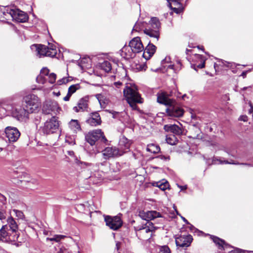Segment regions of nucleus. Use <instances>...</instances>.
Returning <instances> with one entry per match:
<instances>
[{
    "instance_id": "43",
    "label": "nucleus",
    "mask_w": 253,
    "mask_h": 253,
    "mask_svg": "<svg viewBox=\"0 0 253 253\" xmlns=\"http://www.w3.org/2000/svg\"><path fill=\"white\" fill-rule=\"evenodd\" d=\"M222 63L223 66L228 68H233L234 67H235V64L234 63L228 62L227 61H222Z\"/></svg>"
},
{
    "instance_id": "22",
    "label": "nucleus",
    "mask_w": 253,
    "mask_h": 253,
    "mask_svg": "<svg viewBox=\"0 0 253 253\" xmlns=\"http://www.w3.org/2000/svg\"><path fill=\"white\" fill-rule=\"evenodd\" d=\"M169 7L176 13H179L181 10V1L182 0H167Z\"/></svg>"
},
{
    "instance_id": "50",
    "label": "nucleus",
    "mask_w": 253,
    "mask_h": 253,
    "mask_svg": "<svg viewBox=\"0 0 253 253\" xmlns=\"http://www.w3.org/2000/svg\"><path fill=\"white\" fill-rule=\"evenodd\" d=\"M220 163L221 164L225 163V164H234V165H237V164H238V163H234L232 160H231V161H224V163L222 162L221 161H220Z\"/></svg>"
},
{
    "instance_id": "2",
    "label": "nucleus",
    "mask_w": 253,
    "mask_h": 253,
    "mask_svg": "<svg viewBox=\"0 0 253 253\" xmlns=\"http://www.w3.org/2000/svg\"><path fill=\"white\" fill-rule=\"evenodd\" d=\"M124 94L127 103L133 110L137 109V103L143 102L142 98L140 97L137 91V88L135 85L126 86L124 89Z\"/></svg>"
},
{
    "instance_id": "28",
    "label": "nucleus",
    "mask_w": 253,
    "mask_h": 253,
    "mask_svg": "<svg viewBox=\"0 0 253 253\" xmlns=\"http://www.w3.org/2000/svg\"><path fill=\"white\" fill-rule=\"evenodd\" d=\"M69 126L74 131L81 130L80 125L77 120H72L69 123Z\"/></svg>"
},
{
    "instance_id": "14",
    "label": "nucleus",
    "mask_w": 253,
    "mask_h": 253,
    "mask_svg": "<svg viewBox=\"0 0 253 253\" xmlns=\"http://www.w3.org/2000/svg\"><path fill=\"white\" fill-rule=\"evenodd\" d=\"M122 150L116 147H107L102 151V155L106 160L122 155Z\"/></svg>"
},
{
    "instance_id": "38",
    "label": "nucleus",
    "mask_w": 253,
    "mask_h": 253,
    "mask_svg": "<svg viewBox=\"0 0 253 253\" xmlns=\"http://www.w3.org/2000/svg\"><path fill=\"white\" fill-rule=\"evenodd\" d=\"M36 81L39 84H44L47 82V77L43 76L42 74H40L37 76Z\"/></svg>"
},
{
    "instance_id": "37",
    "label": "nucleus",
    "mask_w": 253,
    "mask_h": 253,
    "mask_svg": "<svg viewBox=\"0 0 253 253\" xmlns=\"http://www.w3.org/2000/svg\"><path fill=\"white\" fill-rule=\"evenodd\" d=\"M66 236L62 235H55L52 238H47V240H49L51 241H55L56 242H58L61 240L64 239Z\"/></svg>"
},
{
    "instance_id": "16",
    "label": "nucleus",
    "mask_w": 253,
    "mask_h": 253,
    "mask_svg": "<svg viewBox=\"0 0 253 253\" xmlns=\"http://www.w3.org/2000/svg\"><path fill=\"white\" fill-rule=\"evenodd\" d=\"M175 239L176 246L182 248L189 247L193 241L192 236L189 234L180 235Z\"/></svg>"
},
{
    "instance_id": "41",
    "label": "nucleus",
    "mask_w": 253,
    "mask_h": 253,
    "mask_svg": "<svg viewBox=\"0 0 253 253\" xmlns=\"http://www.w3.org/2000/svg\"><path fill=\"white\" fill-rule=\"evenodd\" d=\"M170 250L167 246H164L160 247L158 253H170Z\"/></svg>"
},
{
    "instance_id": "52",
    "label": "nucleus",
    "mask_w": 253,
    "mask_h": 253,
    "mask_svg": "<svg viewBox=\"0 0 253 253\" xmlns=\"http://www.w3.org/2000/svg\"><path fill=\"white\" fill-rule=\"evenodd\" d=\"M5 218V216L4 215V213L3 212L0 211V219L2 220Z\"/></svg>"
},
{
    "instance_id": "9",
    "label": "nucleus",
    "mask_w": 253,
    "mask_h": 253,
    "mask_svg": "<svg viewBox=\"0 0 253 253\" xmlns=\"http://www.w3.org/2000/svg\"><path fill=\"white\" fill-rule=\"evenodd\" d=\"M79 164L82 168H88L89 170L92 169L94 170L90 176V179L93 181L92 182L94 184H98L100 182L99 180H101L103 177V173L102 171L96 170L98 165H93L91 163L83 162H80Z\"/></svg>"
},
{
    "instance_id": "55",
    "label": "nucleus",
    "mask_w": 253,
    "mask_h": 253,
    "mask_svg": "<svg viewBox=\"0 0 253 253\" xmlns=\"http://www.w3.org/2000/svg\"><path fill=\"white\" fill-rule=\"evenodd\" d=\"M178 187L181 189V190H185L187 189L186 186H180L178 185Z\"/></svg>"
},
{
    "instance_id": "45",
    "label": "nucleus",
    "mask_w": 253,
    "mask_h": 253,
    "mask_svg": "<svg viewBox=\"0 0 253 253\" xmlns=\"http://www.w3.org/2000/svg\"><path fill=\"white\" fill-rule=\"evenodd\" d=\"M194 130H195V131L197 133V134L196 135V136H193L194 138H200V130L199 129V128L196 127V126H194Z\"/></svg>"
},
{
    "instance_id": "42",
    "label": "nucleus",
    "mask_w": 253,
    "mask_h": 253,
    "mask_svg": "<svg viewBox=\"0 0 253 253\" xmlns=\"http://www.w3.org/2000/svg\"><path fill=\"white\" fill-rule=\"evenodd\" d=\"M13 212L19 218L22 219L24 217V214L21 211L14 209L13 210Z\"/></svg>"
},
{
    "instance_id": "10",
    "label": "nucleus",
    "mask_w": 253,
    "mask_h": 253,
    "mask_svg": "<svg viewBox=\"0 0 253 253\" xmlns=\"http://www.w3.org/2000/svg\"><path fill=\"white\" fill-rule=\"evenodd\" d=\"M3 13L6 17L9 16L12 18L13 20L18 22H25L28 19L27 14L18 9H7Z\"/></svg>"
},
{
    "instance_id": "57",
    "label": "nucleus",
    "mask_w": 253,
    "mask_h": 253,
    "mask_svg": "<svg viewBox=\"0 0 253 253\" xmlns=\"http://www.w3.org/2000/svg\"><path fill=\"white\" fill-rule=\"evenodd\" d=\"M243 77V78H245L246 76V72H243L242 73V75H241Z\"/></svg>"
},
{
    "instance_id": "8",
    "label": "nucleus",
    "mask_w": 253,
    "mask_h": 253,
    "mask_svg": "<svg viewBox=\"0 0 253 253\" xmlns=\"http://www.w3.org/2000/svg\"><path fill=\"white\" fill-rule=\"evenodd\" d=\"M59 122L58 118L53 116L46 120L41 128L42 131L45 134H50L56 132L59 130Z\"/></svg>"
},
{
    "instance_id": "64",
    "label": "nucleus",
    "mask_w": 253,
    "mask_h": 253,
    "mask_svg": "<svg viewBox=\"0 0 253 253\" xmlns=\"http://www.w3.org/2000/svg\"><path fill=\"white\" fill-rule=\"evenodd\" d=\"M175 211H176L177 214H179L177 210H175Z\"/></svg>"
},
{
    "instance_id": "19",
    "label": "nucleus",
    "mask_w": 253,
    "mask_h": 253,
    "mask_svg": "<svg viewBox=\"0 0 253 253\" xmlns=\"http://www.w3.org/2000/svg\"><path fill=\"white\" fill-rule=\"evenodd\" d=\"M88 97L85 96L80 99L77 103V106L73 107L74 112H82L87 111L88 106Z\"/></svg>"
},
{
    "instance_id": "26",
    "label": "nucleus",
    "mask_w": 253,
    "mask_h": 253,
    "mask_svg": "<svg viewBox=\"0 0 253 253\" xmlns=\"http://www.w3.org/2000/svg\"><path fill=\"white\" fill-rule=\"evenodd\" d=\"M195 58L199 60L200 62V63L199 64H192L191 67L193 68L195 70H196V66L199 69H202L205 67V59L204 57L200 54H196Z\"/></svg>"
},
{
    "instance_id": "58",
    "label": "nucleus",
    "mask_w": 253,
    "mask_h": 253,
    "mask_svg": "<svg viewBox=\"0 0 253 253\" xmlns=\"http://www.w3.org/2000/svg\"><path fill=\"white\" fill-rule=\"evenodd\" d=\"M181 218L182 219H183V220L186 223H188V221L183 217L181 216Z\"/></svg>"
},
{
    "instance_id": "6",
    "label": "nucleus",
    "mask_w": 253,
    "mask_h": 253,
    "mask_svg": "<svg viewBox=\"0 0 253 253\" xmlns=\"http://www.w3.org/2000/svg\"><path fill=\"white\" fill-rule=\"evenodd\" d=\"M85 140L91 146L97 145V142L100 141L105 143L107 140L100 129L90 131L85 135Z\"/></svg>"
},
{
    "instance_id": "61",
    "label": "nucleus",
    "mask_w": 253,
    "mask_h": 253,
    "mask_svg": "<svg viewBox=\"0 0 253 253\" xmlns=\"http://www.w3.org/2000/svg\"><path fill=\"white\" fill-rule=\"evenodd\" d=\"M193 229H195L194 227L193 226H192V225H191V226H190V230H192Z\"/></svg>"
},
{
    "instance_id": "20",
    "label": "nucleus",
    "mask_w": 253,
    "mask_h": 253,
    "mask_svg": "<svg viewBox=\"0 0 253 253\" xmlns=\"http://www.w3.org/2000/svg\"><path fill=\"white\" fill-rule=\"evenodd\" d=\"M131 144V142L130 140H128L125 136H122L119 141V148H118L120 150H122V155L129 151L130 146Z\"/></svg>"
},
{
    "instance_id": "7",
    "label": "nucleus",
    "mask_w": 253,
    "mask_h": 253,
    "mask_svg": "<svg viewBox=\"0 0 253 253\" xmlns=\"http://www.w3.org/2000/svg\"><path fill=\"white\" fill-rule=\"evenodd\" d=\"M32 48H35L37 51V55L41 58L42 56H49L53 57L57 54V49L55 46L51 44L47 47L44 45L34 44L31 46Z\"/></svg>"
},
{
    "instance_id": "24",
    "label": "nucleus",
    "mask_w": 253,
    "mask_h": 253,
    "mask_svg": "<svg viewBox=\"0 0 253 253\" xmlns=\"http://www.w3.org/2000/svg\"><path fill=\"white\" fill-rule=\"evenodd\" d=\"M165 131L170 132L174 134L179 135L181 133V128L176 125H166L164 126Z\"/></svg>"
},
{
    "instance_id": "51",
    "label": "nucleus",
    "mask_w": 253,
    "mask_h": 253,
    "mask_svg": "<svg viewBox=\"0 0 253 253\" xmlns=\"http://www.w3.org/2000/svg\"><path fill=\"white\" fill-rule=\"evenodd\" d=\"M71 96V95L68 92L67 95L64 97L63 100L65 101H67L69 100Z\"/></svg>"
},
{
    "instance_id": "18",
    "label": "nucleus",
    "mask_w": 253,
    "mask_h": 253,
    "mask_svg": "<svg viewBox=\"0 0 253 253\" xmlns=\"http://www.w3.org/2000/svg\"><path fill=\"white\" fill-rule=\"evenodd\" d=\"M139 216L141 218L147 221L162 217L161 213L155 211H140L139 212Z\"/></svg>"
},
{
    "instance_id": "40",
    "label": "nucleus",
    "mask_w": 253,
    "mask_h": 253,
    "mask_svg": "<svg viewBox=\"0 0 253 253\" xmlns=\"http://www.w3.org/2000/svg\"><path fill=\"white\" fill-rule=\"evenodd\" d=\"M142 25V23L140 22H137L133 28L132 32H139L141 30Z\"/></svg>"
},
{
    "instance_id": "25",
    "label": "nucleus",
    "mask_w": 253,
    "mask_h": 253,
    "mask_svg": "<svg viewBox=\"0 0 253 253\" xmlns=\"http://www.w3.org/2000/svg\"><path fill=\"white\" fill-rule=\"evenodd\" d=\"M129 46H124L121 49V56L126 59H129L132 58L134 56V53L130 50Z\"/></svg>"
},
{
    "instance_id": "60",
    "label": "nucleus",
    "mask_w": 253,
    "mask_h": 253,
    "mask_svg": "<svg viewBox=\"0 0 253 253\" xmlns=\"http://www.w3.org/2000/svg\"><path fill=\"white\" fill-rule=\"evenodd\" d=\"M191 118L193 119H196V116L193 114H192L191 115Z\"/></svg>"
},
{
    "instance_id": "35",
    "label": "nucleus",
    "mask_w": 253,
    "mask_h": 253,
    "mask_svg": "<svg viewBox=\"0 0 253 253\" xmlns=\"http://www.w3.org/2000/svg\"><path fill=\"white\" fill-rule=\"evenodd\" d=\"M166 141L168 144L173 145L176 144L177 140L174 135H171L169 136H167Z\"/></svg>"
},
{
    "instance_id": "56",
    "label": "nucleus",
    "mask_w": 253,
    "mask_h": 253,
    "mask_svg": "<svg viewBox=\"0 0 253 253\" xmlns=\"http://www.w3.org/2000/svg\"><path fill=\"white\" fill-rule=\"evenodd\" d=\"M157 158L161 159L162 160H166L167 158L165 157L164 156L160 155L157 157Z\"/></svg>"
},
{
    "instance_id": "62",
    "label": "nucleus",
    "mask_w": 253,
    "mask_h": 253,
    "mask_svg": "<svg viewBox=\"0 0 253 253\" xmlns=\"http://www.w3.org/2000/svg\"><path fill=\"white\" fill-rule=\"evenodd\" d=\"M55 157H53V158H52V160L51 161H55Z\"/></svg>"
},
{
    "instance_id": "3",
    "label": "nucleus",
    "mask_w": 253,
    "mask_h": 253,
    "mask_svg": "<svg viewBox=\"0 0 253 253\" xmlns=\"http://www.w3.org/2000/svg\"><path fill=\"white\" fill-rule=\"evenodd\" d=\"M159 228L154 225L151 221H147L145 224L134 227L136 235L139 239L142 240L150 239L153 233Z\"/></svg>"
},
{
    "instance_id": "48",
    "label": "nucleus",
    "mask_w": 253,
    "mask_h": 253,
    "mask_svg": "<svg viewBox=\"0 0 253 253\" xmlns=\"http://www.w3.org/2000/svg\"><path fill=\"white\" fill-rule=\"evenodd\" d=\"M68 82V80L66 78H63L61 80H60L58 81V83L59 84H66Z\"/></svg>"
},
{
    "instance_id": "29",
    "label": "nucleus",
    "mask_w": 253,
    "mask_h": 253,
    "mask_svg": "<svg viewBox=\"0 0 253 253\" xmlns=\"http://www.w3.org/2000/svg\"><path fill=\"white\" fill-rule=\"evenodd\" d=\"M100 67L102 70L106 73L109 72L112 69V65L110 62L108 61H105L101 63Z\"/></svg>"
},
{
    "instance_id": "33",
    "label": "nucleus",
    "mask_w": 253,
    "mask_h": 253,
    "mask_svg": "<svg viewBox=\"0 0 253 253\" xmlns=\"http://www.w3.org/2000/svg\"><path fill=\"white\" fill-rule=\"evenodd\" d=\"M96 99L98 100L100 105L102 108L106 107V101L103 95L101 94H97L95 95Z\"/></svg>"
},
{
    "instance_id": "13",
    "label": "nucleus",
    "mask_w": 253,
    "mask_h": 253,
    "mask_svg": "<svg viewBox=\"0 0 253 253\" xmlns=\"http://www.w3.org/2000/svg\"><path fill=\"white\" fill-rule=\"evenodd\" d=\"M104 220L106 225L113 230H118L123 224L122 220L118 216L112 217L109 215H106L104 216Z\"/></svg>"
},
{
    "instance_id": "59",
    "label": "nucleus",
    "mask_w": 253,
    "mask_h": 253,
    "mask_svg": "<svg viewBox=\"0 0 253 253\" xmlns=\"http://www.w3.org/2000/svg\"><path fill=\"white\" fill-rule=\"evenodd\" d=\"M168 67L170 69H173V65L170 64L168 66Z\"/></svg>"
},
{
    "instance_id": "15",
    "label": "nucleus",
    "mask_w": 253,
    "mask_h": 253,
    "mask_svg": "<svg viewBox=\"0 0 253 253\" xmlns=\"http://www.w3.org/2000/svg\"><path fill=\"white\" fill-rule=\"evenodd\" d=\"M6 136L10 142H15L17 141L20 136L18 129L13 126H7L5 128Z\"/></svg>"
},
{
    "instance_id": "11",
    "label": "nucleus",
    "mask_w": 253,
    "mask_h": 253,
    "mask_svg": "<svg viewBox=\"0 0 253 253\" xmlns=\"http://www.w3.org/2000/svg\"><path fill=\"white\" fill-rule=\"evenodd\" d=\"M61 109L57 102L53 100H46L43 104L42 111L44 114H56Z\"/></svg>"
},
{
    "instance_id": "17",
    "label": "nucleus",
    "mask_w": 253,
    "mask_h": 253,
    "mask_svg": "<svg viewBox=\"0 0 253 253\" xmlns=\"http://www.w3.org/2000/svg\"><path fill=\"white\" fill-rule=\"evenodd\" d=\"M129 46L133 53H139L144 50L143 44L140 38L137 37L132 39L129 43Z\"/></svg>"
},
{
    "instance_id": "63",
    "label": "nucleus",
    "mask_w": 253,
    "mask_h": 253,
    "mask_svg": "<svg viewBox=\"0 0 253 253\" xmlns=\"http://www.w3.org/2000/svg\"><path fill=\"white\" fill-rule=\"evenodd\" d=\"M2 151V148L0 147V153Z\"/></svg>"
},
{
    "instance_id": "1",
    "label": "nucleus",
    "mask_w": 253,
    "mask_h": 253,
    "mask_svg": "<svg viewBox=\"0 0 253 253\" xmlns=\"http://www.w3.org/2000/svg\"><path fill=\"white\" fill-rule=\"evenodd\" d=\"M157 101L159 103L167 106L166 112L169 116L173 117H180L183 116L184 110L179 106L175 105L174 101L170 99L166 92L158 93Z\"/></svg>"
},
{
    "instance_id": "21",
    "label": "nucleus",
    "mask_w": 253,
    "mask_h": 253,
    "mask_svg": "<svg viewBox=\"0 0 253 253\" xmlns=\"http://www.w3.org/2000/svg\"><path fill=\"white\" fill-rule=\"evenodd\" d=\"M86 122L91 126H96L100 125L101 123L100 115L98 113L96 112L91 113L90 117H89Z\"/></svg>"
},
{
    "instance_id": "12",
    "label": "nucleus",
    "mask_w": 253,
    "mask_h": 253,
    "mask_svg": "<svg viewBox=\"0 0 253 253\" xmlns=\"http://www.w3.org/2000/svg\"><path fill=\"white\" fill-rule=\"evenodd\" d=\"M31 113L24 107L16 106L13 109L12 116L18 121H26L29 119V114Z\"/></svg>"
},
{
    "instance_id": "32",
    "label": "nucleus",
    "mask_w": 253,
    "mask_h": 253,
    "mask_svg": "<svg viewBox=\"0 0 253 253\" xmlns=\"http://www.w3.org/2000/svg\"><path fill=\"white\" fill-rule=\"evenodd\" d=\"M147 150L152 153H157L160 151V148L155 144H150L148 145Z\"/></svg>"
},
{
    "instance_id": "23",
    "label": "nucleus",
    "mask_w": 253,
    "mask_h": 253,
    "mask_svg": "<svg viewBox=\"0 0 253 253\" xmlns=\"http://www.w3.org/2000/svg\"><path fill=\"white\" fill-rule=\"evenodd\" d=\"M156 49V47L154 44L149 43L144 50L143 57L146 59L150 58L154 54Z\"/></svg>"
},
{
    "instance_id": "34",
    "label": "nucleus",
    "mask_w": 253,
    "mask_h": 253,
    "mask_svg": "<svg viewBox=\"0 0 253 253\" xmlns=\"http://www.w3.org/2000/svg\"><path fill=\"white\" fill-rule=\"evenodd\" d=\"M156 186L159 187L161 190L165 191L169 187V184L167 181L158 182L156 184Z\"/></svg>"
},
{
    "instance_id": "47",
    "label": "nucleus",
    "mask_w": 253,
    "mask_h": 253,
    "mask_svg": "<svg viewBox=\"0 0 253 253\" xmlns=\"http://www.w3.org/2000/svg\"><path fill=\"white\" fill-rule=\"evenodd\" d=\"M229 253H245L244 251L239 249H235L230 252Z\"/></svg>"
},
{
    "instance_id": "31",
    "label": "nucleus",
    "mask_w": 253,
    "mask_h": 253,
    "mask_svg": "<svg viewBox=\"0 0 253 253\" xmlns=\"http://www.w3.org/2000/svg\"><path fill=\"white\" fill-rule=\"evenodd\" d=\"M7 221L10 229L13 232H15L18 228V225L14 219L12 217H9Z\"/></svg>"
},
{
    "instance_id": "27",
    "label": "nucleus",
    "mask_w": 253,
    "mask_h": 253,
    "mask_svg": "<svg viewBox=\"0 0 253 253\" xmlns=\"http://www.w3.org/2000/svg\"><path fill=\"white\" fill-rule=\"evenodd\" d=\"M211 238L216 245L218 246L219 249H223V246L225 243L224 240L214 236H211Z\"/></svg>"
},
{
    "instance_id": "53",
    "label": "nucleus",
    "mask_w": 253,
    "mask_h": 253,
    "mask_svg": "<svg viewBox=\"0 0 253 253\" xmlns=\"http://www.w3.org/2000/svg\"><path fill=\"white\" fill-rule=\"evenodd\" d=\"M121 247V243L119 242H117L116 243V249L117 251H118Z\"/></svg>"
},
{
    "instance_id": "44",
    "label": "nucleus",
    "mask_w": 253,
    "mask_h": 253,
    "mask_svg": "<svg viewBox=\"0 0 253 253\" xmlns=\"http://www.w3.org/2000/svg\"><path fill=\"white\" fill-rule=\"evenodd\" d=\"M49 70L46 68H43L41 70L40 74L43 75V76L47 77L50 74L49 73Z\"/></svg>"
},
{
    "instance_id": "49",
    "label": "nucleus",
    "mask_w": 253,
    "mask_h": 253,
    "mask_svg": "<svg viewBox=\"0 0 253 253\" xmlns=\"http://www.w3.org/2000/svg\"><path fill=\"white\" fill-rule=\"evenodd\" d=\"M239 120L244 122H246L248 121V117L246 115L241 116H240Z\"/></svg>"
},
{
    "instance_id": "54",
    "label": "nucleus",
    "mask_w": 253,
    "mask_h": 253,
    "mask_svg": "<svg viewBox=\"0 0 253 253\" xmlns=\"http://www.w3.org/2000/svg\"><path fill=\"white\" fill-rule=\"evenodd\" d=\"M122 84V83L121 82H117L114 83V85L117 87H119V86L121 85Z\"/></svg>"
},
{
    "instance_id": "46",
    "label": "nucleus",
    "mask_w": 253,
    "mask_h": 253,
    "mask_svg": "<svg viewBox=\"0 0 253 253\" xmlns=\"http://www.w3.org/2000/svg\"><path fill=\"white\" fill-rule=\"evenodd\" d=\"M170 62V58L169 56H167L166 58L162 61V64L164 66V64L166 63H169Z\"/></svg>"
},
{
    "instance_id": "4",
    "label": "nucleus",
    "mask_w": 253,
    "mask_h": 253,
    "mask_svg": "<svg viewBox=\"0 0 253 253\" xmlns=\"http://www.w3.org/2000/svg\"><path fill=\"white\" fill-rule=\"evenodd\" d=\"M23 105L31 113L37 112L41 106L40 98L34 94H29L23 98Z\"/></svg>"
},
{
    "instance_id": "36",
    "label": "nucleus",
    "mask_w": 253,
    "mask_h": 253,
    "mask_svg": "<svg viewBox=\"0 0 253 253\" xmlns=\"http://www.w3.org/2000/svg\"><path fill=\"white\" fill-rule=\"evenodd\" d=\"M80 88V85L79 84H75L71 85L68 88V92L71 95L75 93L77 90Z\"/></svg>"
},
{
    "instance_id": "39",
    "label": "nucleus",
    "mask_w": 253,
    "mask_h": 253,
    "mask_svg": "<svg viewBox=\"0 0 253 253\" xmlns=\"http://www.w3.org/2000/svg\"><path fill=\"white\" fill-rule=\"evenodd\" d=\"M56 78V76L54 73H50L47 77V81L50 84H53L55 83Z\"/></svg>"
},
{
    "instance_id": "30",
    "label": "nucleus",
    "mask_w": 253,
    "mask_h": 253,
    "mask_svg": "<svg viewBox=\"0 0 253 253\" xmlns=\"http://www.w3.org/2000/svg\"><path fill=\"white\" fill-rule=\"evenodd\" d=\"M7 225H3L0 229V241H4L7 240L8 233L5 230Z\"/></svg>"
},
{
    "instance_id": "5",
    "label": "nucleus",
    "mask_w": 253,
    "mask_h": 253,
    "mask_svg": "<svg viewBox=\"0 0 253 253\" xmlns=\"http://www.w3.org/2000/svg\"><path fill=\"white\" fill-rule=\"evenodd\" d=\"M160 22L159 19L156 17H153L151 19L149 26L144 30V33L153 38V42H158L160 36Z\"/></svg>"
}]
</instances>
